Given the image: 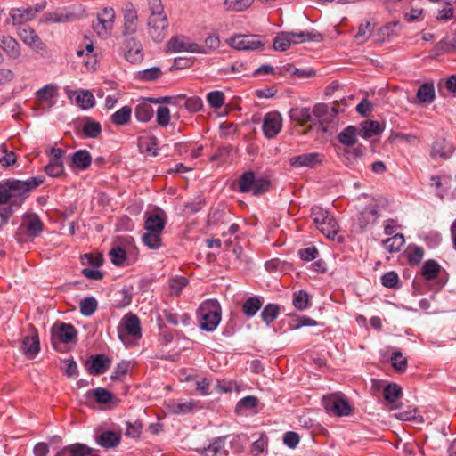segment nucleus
Masks as SVG:
<instances>
[{
    "label": "nucleus",
    "instance_id": "nucleus-10",
    "mask_svg": "<svg viewBox=\"0 0 456 456\" xmlns=\"http://www.w3.org/2000/svg\"><path fill=\"white\" fill-rule=\"evenodd\" d=\"M282 118L277 111L265 114L263 121V133L268 139L274 138L281 130Z\"/></svg>",
    "mask_w": 456,
    "mask_h": 456
},
{
    "label": "nucleus",
    "instance_id": "nucleus-19",
    "mask_svg": "<svg viewBox=\"0 0 456 456\" xmlns=\"http://www.w3.org/2000/svg\"><path fill=\"white\" fill-rule=\"evenodd\" d=\"M96 443L104 449L117 447L121 441V434L111 430H103L95 435Z\"/></svg>",
    "mask_w": 456,
    "mask_h": 456
},
{
    "label": "nucleus",
    "instance_id": "nucleus-27",
    "mask_svg": "<svg viewBox=\"0 0 456 456\" xmlns=\"http://www.w3.org/2000/svg\"><path fill=\"white\" fill-rule=\"evenodd\" d=\"M384 130V126L378 121L367 120L361 124L358 134L365 139L380 134Z\"/></svg>",
    "mask_w": 456,
    "mask_h": 456
},
{
    "label": "nucleus",
    "instance_id": "nucleus-35",
    "mask_svg": "<svg viewBox=\"0 0 456 456\" xmlns=\"http://www.w3.org/2000/svg\"><path fill=\"white\" fill-rule=\"evenodd\" d=\"M72 162L80 169H86L92 163V157L88 151L79 150L73 153Z\"/></svg>",
    "mask_w": 456,
    "mask_h": 456
},
{
    "label": "nucleus",
    "instance_id": "nucleus-51",
    "mask_svg": "<svg viewBox=\"0 0 456 456\" xmlns=\"http://www.w3.org/2000/svg\"><path fill=\"white\" fill-rule=\"evenodd\" d=\"M83 134L86 138H96L102 132L100 123L88 119L83 126Z\"/></svg>",
    "mask_w": 456,
    "mask_h": 456
},
{
    "label": "nucleus",
    "instance_id": "nucleus-1",
    "mask_svg": "<svg viewBox=\"0 0 456 456\" xmlns=\"http://www.w3.org/2000/svg\"><path fill=\"white\" fill-rule=\"evenodd\" d=\"M44 181L43 176H37L26 181L11 179L0 183V204L10 202L16 208L20 207L29 191L37 188Z\"/></svg>",
    "mask_w": 456,
    "mask_h": 456
},
{
    "label": "nucleus",
    "instance_id": "nucleus-2",
    "mask_svg": "<svg viewBox=\"0 0 456 456\" xmlns=\"http://www.w3.org/2000/svg\"><path fill=\"white\" fill-rule=\"evenodd\" d=\"M222 310L216 299H208L200 304L197 318L201 330L214 331L221 322Z\"/></svg>",
    "mask_w": 456,
    "mask_h": 456
},
{
    "label": "nucleus",
    "instance_id": "nucleus-4",
    "mask_svg": "<svg viewBox=\"0 0 456 456\" xmlns=\"http://www.w3.org/2000/svg\"><path fill=\"white\" fill-rule=\"evenodd\" d=\"M77 331L70 323L58 322L52 327V345L58 349L59 343L69 344L77 341Z\"/></svg>",
    "mask_w": 456,
    "mask_h": 456
},
{
    "label": "nucleus",
    "instance_id": "nucleus-30",
    "mask_svg": "<svg viewBox=\"0 0 456 456\" xmlns=\"http://www.w3.org/2000/svg\"><path fill=\"white\" fill-rule=\"evenodd\" d=\"M86 396L88 399L94 398L96 403L103 404L110 403L114 398V395L103 387L88 390Z\"/></svg>",
    "mask_w": 456,
    "mask_h": 456
},
{
    "label": "nucleus",
    "instance_id": "nucleus-34",
    "mask_svg": "<svg viewBox=\"0 0 456 456\" xmlns=\"http://www.w3.org/2000/svg\"><path fill=\"white\" fill-rule=\"evenodd\" d=\"M225 437L216 438L208 447L197 451L203 456H216L224 448Z\"/></svg>",
    "mask_w": 456,
    "mask_h": 456
},
{
    "label": "nucleus",
    "instance_id": "nucleus-63",
    "mask_svg": "<svg viewBox=\"0 0 456 456\" xmlns=\"http://www.w3.org/2000/svg\"><path fill=\"white\" fill-rule=\"evenodd\" d=\"M157 123L160 126H167L170 122V111L167 107H159L156 111Z\"/></svg>",
    "mask_w": 456,
    "mask_h": 456
},
{
    "label": "nucleus",
    "instance_id": "nucleus-49",
    "mask_svg": "<svg viewBox=\"0 0 456 456\" xmlns=\"http://www.w3.org/2000/svg\"><path fill=\"white\" fill-rule=\"evenodd\" d=\"M97 300L93 297H85L81 300L79 308L84 316H91L97 309Z\"/></svg>",
    "mask_w": 456,
    "mask_h": 456
},
{
    "label": "nucleus",
    "instance_id": "nucleus-16",
    "mask_svg": "<svg viewBox=\"0 0 456 456\" xmlns=\"http://www.w3.org/2000/svg\"><path fill=\"white\" fill-rule=\"evenodd\" d=\"M21 350L28 359H34L40 351V341L37 330L33 328L32 334L22 338Z\"/></svg>",
    "mask_w": 456,
    "mask_h": 456
},
{
    "label": "nucleus",
    "instance_id": "nucleus-55",
    "mask_svg": "<svg viewBox=\"0 0 456 456\" xmlns=\"http://www.w3.org/2000/svg\"><path fill=\"white\" fill-rule=\"evenodd\" d=\"M293 305L298 310H305L309 305V295L305 290H299L293 295Z\"/></svg>",
    "mask_w": 456,
    "mask_h": 456
},
{
    "label": "nucleus",
    "instance_id": "nucleus-29",
    "mask_svg": "<svg viewBox=\"0 0 456 456\" xmlns=\"http://www.w3.org/2000/svg\"><path fill=\"white\" fill-rule=\"evenodd\" d=\"M10 16L13 24H23L34 20L36 17L30 7L12 9Z\"/></svg>",
    "mask_w": 456,
    "mask_h": 456
},
{
    "label": "nucleus",
    "instance_id": "nucleus-33",
    "mask_svg": "<svg viewBox=\"0 0 456 456\" xmlns=\"http://www.w3.org/2000/svg\"><path fill=\"white\" fill-rule=\"evenodd\" d=\"M357 129L354 126H348L338 134V140L346 146H353L357 142Z\"/></svg>",
    "mask_w": 456,
    "mask_h": 456
},
{
    "label": "nucleus",
    "instance_id": "nucleus-52",
    "mask_svg": "<svg viewBox=\"0 0 456 456\" xmlns=\"http://www.w3.org/2000/svg\"><path fill=\"white\" fill-rule=\"evenodd\" d=\"M43 227H44L43 222L40 220V218L37 215L32 214L28 217L27 229H28V233L31 236H33V237L38 236L41 233V232L43 231Z\"/></svg>",
    "mask_w": 456,
    "mask_h": 456
},
{
    "label": "nucleus",
    "instance_id": "nucleus-7",
    "mask_svg": "<svg viewBox=\"0 0 456 456\" xmlns=\"http://www.w3.org/2000/svg\"><path fill=\"white\" fill-rule=\"evenodd\" d=\"M115 17L116 14L113 8L104 7L97 14V23L94 24V31L101 37L110 35L113 28Z\"/></svg>",
    "mask_w": 456,
    "mask_h": 456
},
{
    "label": "nucleus",
    "instance_id": "nucleus-38",
    "mask_svg": "<svg viewBox=\"0 0 456 456\" xmlns=\"http://www.w3.org/2000/svg\"><path fill=\"white\" fill-rule=\"evenodd\" d=\"M131 114V107L124 106L111 115L110 120L117 126H124L130 121Z\"/></svg>",
    "mask_w": 456,
    "mask_h": 456
},
{
    "label": "nucleus",
    "instance_id": "nucleus-3",
    "mask_svg": "<svg viewBox=\"0 0 456 456\" xmlns=\"http://www.w3.org/2000/svg\"><path fill=\"white\" fill-rule=\"evenodd\" d=\"M238 185L240 192H252L254 196H259L267 192L270 189V182L264 177L256 178L253 171L244 172L239 181Z\"/></svg>",
    "mask_w": 456,
    "mask_h": 456
},
{
    "label": "nucleus",
    "instance_id": "nucleus-43",
    "mask_svg": "<svg viewBox=\"0 0 456 456\" xmlns=\"http://www.w3.org/2000/svg\"><path fill=\"white\" fill-rule=\"evenodd\" d=\"M76 102L83 110H88L94 106L95 100L94 96L89 91H78L77 92Z\"/></svg>",
    "mask_w": 456,
    "mask_h": 456
},
{
    "label": "nucleus",
    "instance_id": "nucleus-60",
    "mask_svg": "<svg viewBox=\"0 0 456 456\" xmlns=\"http://www.w3.org/2000/svg\"><path fill=\"white\" fill-rule=\"evenodd\" d=\"M207 100L211 107L219 109L224 103V94L221 91H212L208 94Z\"/></svg>",
    "mask_w": 456,
    "mask_h": 456
},
{
    "label": "nucleus",
    "instance_id": "nucleus-48",
    "mask_svg": "<svg viewBox=\"0 0 456 456\" xmlns=\"http://www.w3.org/2000/svg\"><path fill=\"white\" fill-rule=\"evenodd\" d=\"M254 0H225L224 6L227 11L242 12L248 9Z\"/></svg>",
    "mask_w": 456,
    "mask_h": 456
},
{
    "label": "nucleus",
    "instance_id": "nucleus-42",
    "mask_svg": "<svg viewBox=\"0 0 456 456\" xmlns=\"http://www.w3.org/2000/svg\"><path fill=\"white\" fill-rule=\"evenodd\" d=\"M441 270L440 265L435 260H428L422 266L421 274L428 280L435 279Z\"/></svg>",
    "mask_w": 456,
    "mask_h": 456
},
{
    "label": "nucleus",
    "instance_id": "nucleus-57",
    "mask_svg": "<svg viewBox=\"0 0 456 456\" xmlns=\"http://www.w3.org/2000/svg\"><path fill=\"white\" fill-rule=\"evenodd\" d=\"M58 94L57 87L53 85H46L37 92V97L40 102H48Z\"/></svg>",
    "mask_w": 456,
    "mask_h": 456
},
{
    "label": "nucleus",
    "instance_id": "nucleus-5",
    "mask_svg": "<svg viewBox=\"0 0 456 456\" xmlns=\"http://www.w3.org/2000/svg\"><path fill=\"white\" fill-rule=\"evenodd\" d=\"M231 47L239 51H262L265 44L258 35L238 34L228 39Z\"/></svg>",
    "mask_w": 456,
    "mask_h": 456
},
{
    "label": "nucleus",
    "instance_id": "nucleus-58",
    "mask_svg": "<svg viewBox=\"0 0 456 456\" xmlns=\"http://www.w3.org/2000/svg\"><path fill=\"white\" fill-rule=\"evenodd\" d=\"M109 255L111 263L117 266L122 265L126 259V253L125 249L119 246L111 248Z\"/></svg>",
    "mask_w": 456,
    "mask_h": 456
},
{
    "label": "nucleus",
    "instance_id": "nucleus-20",
    "mask_svg": "<svg viewBox=\"0 0 456 456\" xmlns=\"http://www.w3.org/2000/svg\"><path fill=\"white\" fill-rule=\"evenodd\" d=\"M313 115L318 118L323 132H328V126L336 124L330 108L325 103H317L313 108Z\"/></svg>",
    "mask_w": 456,
    "mask_h": 456
},
{
    "label": "nucleus",
    "instance_id": "nucleus-32",
    "mask_svg": "<svg viewBox=\"0 0 456 456\" xmlns=\"http://www.w3.org/2000/svg\"><path fill=\"white\" fill-rule=\"evenodd\" d=\"M318 230L328 239L335 240L339 231V225L333 216H331L318 227Z\"/></svg>",
    "mask_w": 456,
    "mask_h": 456
},
{
    "label": "nucleus",
    "instance_id": "nucleus-45",
    "mask_svg": "<svg viewBox=\"0 0 456 456\" xmlns=\"http://www.w3.org/2000/svg\"><path fill=\"white\" fill-rule=\"evenodd\" d=\"M279 313V305L275 304H268L263 308L261 312V318L264 322L269 325L278 317Z\"/></svg>",
    "mask_w": 456,
    "mask_h": 456
},
{
    "label": "nucleus",
    "instance_id": "nucleus-25",
    "mask_svg": "<svg viewBox=\"0 0 456 456\" xmlns=\"http://www.w3.org/2000/svg\"><path fill=\"white\" fill-rule=\"evenodd\" d=\"M93 450L85 444H74L63 447L55 456H87Z\"/></svg>",
    "mask_w": 456,
    "mask_h": 456
},
{
    "label": "nucleus",
    "instance_id": "nucleus-37",
    "mask_svg": "<svg viewBox=\"0 0 456 456\" xmlns=\"http://www.w3.org/2000/svg\"><path fill=\"white\" fill-rule=\"evenodd\" d=\"M263 301L261 297H248L242 305V311L248 317L254 316L261 308Z\"/></svg>",
    "mask_w": 456,
    "mask_h": 456
},
{
    "label": "nucleus",
    "instance_id": "nucleus-31",
    "mask_svg": "<svg viewBox=\"0 0 456 456\" xmlns=\"http://www.w3.org/2000/svg\"><path fill=\"white\" fill-rule=\"evenodd\" d=\"M416 96L419 102L423 103H431L436 97L435 86L433 83H424L417 90Z\"/></svg>",
    "mask_w": 456,
    "mask_h": 456
},
{
    "label": "nucleus",
    "instance_id": "nucleus-8",
    "mask_svg": "<svg viewBox=\"0 0 456 456\" xmlns=\"http://www.w3.org/2000/svg\"><path fill=\"white\" fill-rule=\"evenodd\" d=\"M167 48L172 53H205L201 46L183 36L172 37L167 44Z\"/></svg>",
    "mask_w": 456,
    "mask_h": 456
},
{
    "label": "nucleus",
    "instance_id": "nucleus-17",
    "mask_svg": "<svg viewBox=\"0 0 456 456\" xmlns=\"http://www.w3.org/2000/svg\"><path fill=\"white\" fill-rule=\"evenodd\" d=\"M160 99H144L134 108L135 118L140 122L150 121L154 114L152 103H159Z\"/></svg>",
    "mask_w": 456,
    "mask_h": 456
},
{
    "label": "nucleus",
    "instance_id": "nucleus-6",
    "mask_svg": "<svg viewBox=\"0 0 456 456\" xmlns=\"http://www.w3.org/2000/svg\"><path fill=\"white\" fill-rule=\"evenodd\" d=\"M120 340L125 341L127 336L134 338H140L142 336L141 323L137 315L129 313L121 320L118 327Z\"/></svg>",
    "mask_w": 456,
    "mask_h": 456
},
{
    "label": "nucleus",
    "instance_id": "nucleus-15",
    "mask_svg": "<svg viewBox=\"0 0 456 456\" xmlns=\"http://www.w3.org/2000/svg\"><path fill=\"white\" fill-rule=\"evenodd\" d=\"M124 28L123 35H133L137 31L138 15L135 8L131 3L126 4L123 8Z\"/></svg>",
    "mask_w": 456,
    "mask_h": 456
},
{
    "label": "nucleus",
    "instance_id": "nucleus-59",
    "mask_svg": "<svg viewBox=\"0 0 456 456\" xmlns=\"http://www.w3.org/2000/svg\"><path fill=\"white\" fill-rule=\"evenodd\" d=\"M188 285V280L180 276L170 281V293L173 296H179L182 290Z\"/></svg>",
    "mask_w": 456,
    "mask_h": 456
},
{
    "label": "nucleus",
    "instance_id": "nucleus-53",
    "mask_svg": "<svg viewBox=\"0 0 456 456\" xmlns=\"http://www.w3.org/2000/svg\"><path fill=\"white\" fill-rule=\"evenodd\" d=\"M331 216L330 213L322 207L314 206L311 209V217L317 225V228L325 223Z\"/></svg>",
    "mask_w": 456,
    "mask_h": 456
},
{
    "label": "nucleus",
    "instance_id": "nucleus-64",
    "mask_svg": "<svg viewBox=\"0 0 456 456\" xmlns=\"http://www.w3.org/2000/svg\"><path fill=\"white\" fill-rule=\"evenodd\" d=\"M83 265H90L94 267H99L103 263V256L101 254L93 255V254H85L81 256Z\"/></svg>",
    "mask_w": 456,
    "mask_h": 456
},
{
    "label": "nucleus",
    "instance_id": "nucleus-46",
    "mask_svg": "<svg viewBox=\"0 0 456 456\" xmlns=\"http://www.w3.org/2000/svg\"><path fill=\"white\" fill-rule=\"evenodd\" d=\"M142 240L151 249H158L161 247V233L146 231Z\"/></svg>",
    "mask_w": 456,
    "mask_h": 456
},
{
    "label": "nucleus",
    "instance_id": "nucleus-21",
    "mask_svg": "<svg viewBox=\"0 0 456 456\" xmlns=\"http://www.w3.org/2000/svg\"><path fill=\"white\" fill-rule=\"evenodd\" d=\"M166 214L164 211L159 210V212L149 215L145 220V230L148 232H153L157 233H162L166 225Z\"/></svg>",
    "mask_w": 456,
    "mask_h": 456
},
{
    "label": "nucleus",
    "instance_id": "nucleus-47",
    "mask_svg": "<svg viewBox=\"0 0 456 456\" xmlns=\"http://www.w3.org/2000/svg\"><path fill=\"white\" fill-rule=\"evenodd\" d=\"M259 400L257 397L253 395H248L241 398L236 404L235 411L238 414L241 413L242 409L255 410L257 407Z\"/></svg>",
    "mask_w": 456,
    "mask_h": 456
},
{
    "label": "nucleus",
    "instance_id": "nucleus-40",
    "mask_svg": "<svg viewBox=\"0 0 456 456\" xmlns=\"http://www.w3.org/2000/svg\"><path fill=\"white\" fill-rule=\"evenodd\" d=\"M383 243L387 251L395 253L401 250L405 243V240L402 233H396L384 240Z\"/></svg>",
    "mask_w": 456,
    "mask_h": 456
},
{
    "label": "nucleus",
    "instance_id": "nucleus-24",
    "mask_svg": "<svg viewBox=\"0 0 456 456\" xmlns=\"http://www.w3.org/2000/svg\"><path fill=\"white\" fill-rule=\"evenodd\" d=\"M293 45L302 44L305 42H321L323 39L322 35L315 30L289 32Z\"/></svg>",
    "mask_w": 456,
    "mask_h": 456
},
{
    "label": "nucleus",
    "instance_id": "nucleus-50",
    "mask_svg": "<svg viewBox=\"0 0 456 456\" xmlns=\"http://www.w3.org/2000/svg\"><path fill=\"white\" fill-rule=\"evenodd\" d=\"M373 28L374 26L370 21L362 22L359 25L358 32L354 36V38L358 40L359 44L365 43L370 37Z\"/></svg>",
    "mask_w": 456,
    "mask_h": 456
},
{
    "label": "nucleus",
    "instance_id": "nucleus-12",
    "mask_svg": "<svg viewBox=\"0 0 456 456\" xmlns=\"http://www.w3.org/2000/svg\"><path fill=\"white\" fill-rule=\"evenodd\" d=\"M110 367V359L105 354L91 355L86 362V369L89 374L97 376L105 373Z\"/></svg>",
    "mask_w": 456,
    "mask_h": 456
},
{
    "label": "nucleus",
    "instance_id": "nucleus-14",
    "mask_svg": "<svg viewBox=\"0 0 456 456\" xmlns=\"http://www.w3.org/2000/svg\"><path fill=\"white\" fill-rule=\"evenodd\" d=\"M322 160V155L317 152L304 153L289 159V164L293 167H315Z\"/></svg>",
    "mask_w": 456,
    "mask_h": 456
},
{
    "label": "nucleus",
    "instance_id": "nucleus-9",
    "mask_svg": "<svg viewBox=\"0 0 456 456\" xmlns=\"http://www.w3.org/2000/svg\"><path fill=\"white\" fill-rule=\"evenodd\" d=\"M149 35L155 42H161L167 36L168 20L167 16L149 17Z\"/></svg>",
    "mask_w": 456,
    "mask_h": 456
},
{
    "label": "nucleus",
    "instance_id": "nucleus-28",
    "mask_svg": "<svg viewBox=\"0 0 456 456\" xmlns=\"http://www.w3.org/2000/svg\"><path fill=\"white\" fill-rule=\"evenodd\" d=\"M289 118L292 122L305 126L313 121V110L309 108H293L289 111Z\"/></svg>",
    "mask_w": 456,
    "mask_h": 456
},
{
    "label": "nucleus",
    "instance_id": "nucleus-13",
    "mask_svg": "<svg viewBox=\"0 0 456 456\" xmlns=\"http://www.w3.org/2000/svg\"><path fill=\"white\" fill-rule=\"evenodd\" d=\"M455 148L453 144L445 138H437L431 146L430 157L433 159H442L446 160L450 159Z\"/></svg>",
    "mask_w": 456,
    "mask_h": 456
},
{
    "label": "nucleus",
    "instance_id": "nucleus-18",
    "mask_svg": "<svg viewBox=\"0 0 456 456\" xmlns=\"http://www.w3.org/2000/svg\"><path fill=\"white\" fill-rule=\"evenodd\" d=\"M126 53L125 57L126 61L131 63H136L142 60V44L134 37L126 38L125 41Z\"/></svg>",
    "mask_w": 456,
    "mask_h": 456
},
{
    "label": "nucleus",
    "instance_id": "nucleus-22",
    "mask_svg": "<svg viewBox=\"0 0 456 456\" xmlns=\"http://www.w3.org/2000/svg\"><path fill=\"white\" fill-rule=\"evenodd\" d=\"M20 37L24 44L33 48L37 52H43L46 46L38 35L32 28H23L20 32Z\"/></svg>",
    "mask_w": 456,
    "mask_h": 456
},
{
    "label": "nucleus",
    "instance_id": "nucleus-39",
    "mask_svg": "<svg viewBox=\"0 0 456 456\" xmlns=\"http://www.w3.org/2000/svg\"><path fill=\"white\" fill-rule=\"evenodd\" d=\"M282 74H290L291 76L297 77L298 78H309L314 77L316 75V72L313 69H300L296 68L292 64H287L282 68Z\"/></svg>",
    "mask_w": 456,
    "mask_h": 456
},
{
    "label": "nucleus",
    "instance_id": "nucleus-23",
    "mask_svg": "<svg viewBox=\"0 0 456 456\" xmlns=\"http://www.w3.org/2000/svg\"><path fill=\"white\" fill-rule=\"evenodd\" d=\"M379 217L374 207H366L356 217L355 224L363 232L369 225L373 224Z\"/></svg>",
    "mask_w": 456,
    "mask_h": 456
},
{
    "label": "nucleus",
    "instance_id": "nucleus-62",
    "mask_svg": "<svg viewBox=\"0 0 456 456\" xmlns=\"http://www.w3.org/2000/svg\"><path fill=\"white\" fill-rule=\"evenodd\" d=\"M391 362L394 369L397 371H403L407 367V359L404 358L401 352H395L391 355Z\"/></svg>",
    "mask_w": 456,
    "mask_h": 456
},
{
    "label": "nucleus",
    "instance_id": "nucleus-54",
    "mask_svg": "<svg viewBox=\"0 0 456 456\" xmlns=\"http://www.w3.org/2000/svg\"><path fill=\"white\" fill-rule=\"evenodd\" d=\"M453 18L452 4L451 2H444L442 8L437 10L436 19L440 21L447 22Z\"/></svg>",
    "mask_w": 456,
    "mask_h": 456
},
{
    "label": "nucleus",
    "instance_id": "nucleus-11",
    "mask_svg": "<svg viewBox=\"0 0 456 456\" xmlns=\"http://www.w3.org/2000/svg\"><path fill=\"white\" fill-rule=\"evenodd\" d=\"M323 404L327 411L336 416H348L352 411V408L346 400L335 395L323 397Z\"/></svg>",
    "mask_w": 456,
    "mask_h": 456
},
{
    "label": "nucleus",
    "instance_id": "nucleus-44",
    "mask_svg": "<svg viewBox=\"0 0 456 456\" xmlns=\"http://www.w3.org/2000/svg\"><path fill=\"white\" fill-rule=\"evenodd\" d=\"M293 45L289 32L279 33L273 40V49L276 51H286Z\"/></svg>",
    "mask_w": 456,
    "mask_h": 456
},
{
    "label": "nucleus",
    "instance_id": "nucleus-36",
    "mask_svg": "<svg viewBox=\"0 0 456 456\" xmlns=\"http://www.w3.org/2000/svg\"><path fill=\"white\" fill-rule=\"evenodd\" d=\"M383 395L389 404H394L403 395V390L399 385L389 383L384 387Z\"/></svg>",
    "mask_w": 456,
    "mask_h": 456
},
{
    "label": "nucleus",
    "instance_id": "nucleus-56",
    "mask_svg": "<svg viewBox=\"0 0 456 456\" xmlns=\"http://www.w3.org/2000/svg\"><path fill=\"white\" fill-rule=\"evenodd\" d=\"M162 71L159 67H151L140 71L137 77L142 81H154L160 77Z\"/></svg>",
    "mask_w": 456,
    "mask_h": 456
},
{
    "label": "nucleus",
    "instance_id": "nucleus-41",
    "mask_svg": "<svg viewBox=\"0 0 456 456\" xmlns=\"http://www.w3.org/2000/svg\"><path fill=\"white\" fill-rule=\"evenodd\" d=\"M195 403L192 401L188 402H175L172 401L168 403L170 411L174 414H187L193 411Z\"/></svg>",
    "mask_w": 456,
    "mask_h": 456
},
{
    "label": "nucleus",
    "instance_id": "nucleus-26",
    "mask_svg": "<svg viewBox=\"0 0 456 456\" xmlns=\"http://www.w3.org/2000/svg\"><path fill=\"white\" fill-rule=\"evenodd\" d=\"M0 48L12 59H18L20 56V45L16 39L10 36H3L0 40Z\"/></svg>",
    "mask_w": 456,
    "mask_h": 456
},
{
    "label": "nucleus",
    "instance_id": "nucleus-61",
    "mask_svg": "<svg viewBox=\"0 0 456 456\" xmlns=\"http://www.w3.org/2000/svg\"><path fill=\"white\" fill-rule=\"evenodd\" d=\"M398 282V274L394 271L387 272L381 276V284L386 288L395 289Z\"/></svg>",
    "mask_w": 456,
    "mask_h": 456
}]
</instances>
